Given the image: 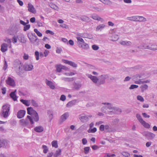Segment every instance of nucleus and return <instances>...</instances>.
Listing matches in <instances>:
<instances>
[{"label": "nucleus", "mask_w": 157, "mask_h": 157, "mask_svg": "<svg viewBox=\"0 0 157 157\" xmlns=\"http://www.w3.org/2000/svg\"><path fill=\"white\" fill-rule=\"evenodd\" d=\"M137 98L138 100L140 101L141 102L144 101V99L140 95H138L137 97Z\"/></svg>", "instance_id": "nucleus-51"}, {"label": "nucleus", "mask_w": 157, "mask_h": 157, "mask_svg": "<svg viewBox=\"0 0 157 157\" xmlns=\"http://www.w3.org/2000/svg\"><path fill=\"white\" fill-rule=\"evenodd\" d=\"M105 129L108 132H113L115 131V129L113 128H109V126L108 125H105Z\"/></svg>", "instance_id": "nucleus-20"}, {"label": "nucleus", "mask_w": 157, "mask_h": 157, "mask_svg": "<svg viewBox=\"0 0 157 157\" xmlns=\"http://www.w3.org/2000/svg\"><path fill=\"white\" fill-rule=\"evenodd\" d=\"M28 10L29 11L33 13H36V11L33 6L30 3L28 4Z\"/></svg>", "instance_id": "nucleus-15"}, {"label": "nucleus", "mask_w": 157, "mask_h": 157, "mask_svg": "<svg viewBox=\"0 0 157 157\" xmlns=\"http://www.w3.org/2000/svg\"><path fill=\"white\" fill-rule=\"evenodd\" d=\"M50 6L51 8L55 10H56L58 8V7L56 6L55 4H53L52 3H51L50 4Z\"/></svg>", "instance_id": "nucleus-52"}, {"label": "nucleus", "mask_w": 157, "mask_h": 157, "mask_svg": "<svg viewBox=\"0 0 157 157\" xmlns=\"http://www.w3.org/2000/svg\"><path fill=\"white\" fill-rule=\"evenodd\" d=\"M42 147V148L43 149V152L45 154L48 151V149L47 146L46 145H43Z\"/></svg>", "instance_id": "nucleus-45"}, {"label": "nucleus", "mask_w": 157, "mask_h": 157, "mask_svg": "<svg viewBox=\"0 0 157 157\" xmlns=\"http://www.w3.org/2000/svg\"><path fill=\"white\" fill-rule=\"evenodd\" d=\"M127 19L134 21L145 22L147 21L146 19L144 17L139 16H135L131 17H128Z\"/></svg>", "instance_id": "nucleus-7"}, {"label": "nucleus", "mask_w": 157, "mask_h": 157, "mask_svg": "<svg viewBox=\"0 0 157 157\" xmlns=\"http://www.w3.org/2000/svg\"><path fill=\"white\" fill-rule=\"evenodd\" d=\"M30 25H26L24 27L23 30L24 31H26L30 29Z\"/></svg>", "instance_id": "nucleus-47"}, {"label": "nucleus", "mask_w": 157, "mask_h": 157, "mask_svg": "<svg viewBox=\"0 0 157 157\" xmlns=\"http://www.w3.org/2000/svg\"><path fill=\"white\" fill-rule=\"evenodd\" d=\"M34 32L39 37H41L42 36V34L38 31L37 29H34Z\"/></svg>", "instance_id": "nucleus-44"}, {"label": "nucleus", "mask_w": 157, "mask_h": 157, "mask_svg": "<svg viewBox=\"0 0 157 157\" xmlns=\"http://www.w3.org/2000/svg\"><path fill=\"white\" fill-rule=\"evenodd\" d=\"M10 106V105L9 104L3 105L2 107L3 111L1 113V115L2 116L5 118H7L9 115Z\"/></svg>", "instance_id": "nucleus-6"}, {"label": "nucleus", "mask_w": 157, "mask_h": 157, "mask_svg": "<svg viewBox=\"0 0 157 157\" xmlns=\"http://www.w3.org/2000/svg\"><path fill=\"white\" fill-rule=\"evenodd\" d=\"M76 103V101L73 100L69 102L66 105L67 107H70L74 105Z\"/></svg>", "instance_id": "nucleus-29"}, {"label": "nucleus", "mask_w": 157, "mask_h": 157, "mask_svg": "<svg viewBox=\"0 0 157 157\" xmlns=\"http://www.w3.org/2000/svg\"><path fill=\"white\" fill-rule=\"evenodd\" d=\"M100 130L101 131H103L105 129V126L104 125H101L99 127Z\"/></svg>", "instance_id": "nucleus-63"}, {"label": "nucleus", "mask_w": 157, "mask_h": 157, "mask_svg": "<svg viewBox=\"0 0 157 157\" xmlns=\"http://www.w3.org/2000/svg\"><path fill=\"white\" fill-rule=\"evenodd\" d=\"M56 71L57 72H60L62 71V67L61 65H56Z\"/></svg>", "instance_id": "nucleus-34"}, {"label": "nucleus", "mask_w": 157, "mask_h": 157, "mask_svg": "<svg viewBox=\"0 0 157 157\" xmlns=\"http://www.w3.org/2000/svg\"><path fill=\"white\" fill-rule=\"evenodd\" d=\"M82 144L85 145L87 144V141L86 138H84L82 139Z\"/></svg>", "instance_id": "nucleus-59"}, {"label": "nucleus", "mask_w": 157, "mask_h": 157, "mask_svg": "<svg viewBox=\"0 0 157 157\" xmlns=\"http://www.w3.org/2000/svg\"><path fill=\"white\" fill-rule=\"evenodd\" d=\"M103 10H104V9L103 8H100L97 7L96 9V12H101Z\"/></svg>", "instance_id": "nucleus-58"}, {"label": "nucleus", "mask_w": 157, "mask_h": 157, "mask_svg": "<svg viewBox=\"0 0 157 157\" xmlns=\"http://www.w3.org/2000/svg\"><path fill=\"white\" fill-rule=\"evenodd\" d=\"M16 92V90H15L11 92L10 94V96L11 98L13 100L15 101L17 100L18 97L16 95L15 93Z\"/></svg>", "instance_id": "nucleus-16"}, {"label": "nucleus", "mask_w": 157, "mask_h": 157, "mask_svg": "<svg viewBox=\"0 0 157 157\" xmlns=\"http://www.w3.org/2000/svg\"><path fill=\"white\" fill-rule=\"evenodd\" d=\"M110 35V40L113 41H116L119 38L118 35L115 34H111Z\"/></svg>", "instance_id": "nucleus-19"}, {"label": "nucleus", "mask_w": 157, "mask_h": 157, "mask_svg": "<svg viewBox=\"0 0 157 157\" xmlns=\"http://www.w3.org/2000/svg\"><path fill=\"white\" fill-rule=\"evenodd\" d=\"M26 113V111L24 110H20L17 113V117L19 119H21L24 116Z\"/></svg>", "instance_id": "nucleus-12"}, {"label": "nucleus", "mask_w": 157, "mask_h": 157, "mask_svg": "<svg viewBox=\"0 0 157 157\" xmlns=\"http://www.w3.org/2000/svg\"><path fill=\"white\" fill-rule=\"evenodd\" d=\"M35 56L36 57V60L39 59V53L37 51H36L35 52Z\"/></svg>", "instance_id": "nucleus-50"}, {"label": "nucleus", "mask_w": 157, "mask_h": 157, "mask_svg": "<svg viewBox=\"0 0 157 157\" xmlns=\"http://www.w3.org/2000/svg\"><path fill=\"white\" fill-rule=\"evenodd\" d=\"M92 49L94 50H97L99 49V47L95 44L92 45Z\"/></svg>", "instance_id": "nucleus-54"}, {"label": "nucleus", "mask_w": 157, "mask_h": 157, "mask_svg": "<svg viewBox=\"0 0 157 157\" xmlns=\"http://www.w3.org/2000/svg\"><path fill=\"white\" fill-rule=\"evenodd\" d=\"M8 145V141L5 140L0 139V148L6 147Z\"/></svg>", "instance_id": "nucleus-10"}, {"label": "nucleus", "mask_w": 157, "mask_h": 157, "mask_svg": "<svg viewBox=\"0 0 157 157\" xmlns=\"http://www.w3.org/2000/svg\"><path fill=\"white\" fill-rule=\"evenodd\" d=\"M143 126L146 128H149L150 127V125L148 123L144 121L142 123Z\"/></svg>", "instance_id": "nucleus-37"}, {"label": "nucleus", "mask_w": 157, "mask_h": 157, "mask_svg": "<svg viewBox=\"0 0 157 157\" xmlns=\"http://www.w3.org/2000/svg\"><path fill=\"white\" fill-rule=\"evenodd\" d=\"M102 2L105 4L109 5H111L112 4V2L109 0H103Z\"/></svg>", "instance_id": "nucleus-41"}, {"label": "nucleus", "mask_w": 157, "mask_h": 157, "mask_svg": "<svg viewBox=\"0 0 157 157\" xmlns=\"http://www.w3.org/2000/svg\"><path fill=\"white\" fill-rule=\"evenodd\" d=\"M90 148V147H87L84 148V153L85 154H87L89 152Z\"/></svg>", "instance_id": "nucleus-49"}, {"label": "nucleus", "mask_w": 157, "mask_h": 157, "mask_svg": "<svg viewBox=\"0 0 157 157\" xmlns=\"http://www.w3.org/2000/svg\"><path fill=\"white\" fill-rule=\"evenodd\" d=\"M138 86L137 85L133 84L131 85L130 86L129 88V89L130 90L133 89L135 88H138Z\"/></svg>", "instance_id": "nucleus-53"}, {"label": "nucleus", "mask_w": 157, "mask_h": 157, "mask_svg": "<svg viewBox=\"0 0 157 157\" xmlns=\"http://www.w3.org/2000/svg\"><path fill=\"white\" fill-rule=\"evenodd\" d=\"M121 154L124 156L126 157H129L130 156V154L126 151H123L121 153Z\"/></svg>", "instance_id": "nucleus-46"}, {"label": "nucleus", "mask_w": 157, "mask_h": 157, "mask_svg": "<svg viewBox=\"0 0 157 157\" xmlns=\"http://www.w3.org/2000/svg\"><path fill=\"white\" fill-rule=\"evenodd\" d=\"M149 82H150L149 80H145V81H142L141 80H140V81H136L135 82V83L136 84H144V83H149Z\"/></svg>", "instance_id": "nucleus-32"}, {"label": "nucleus", "mask_w": 157, "mask_h": 157, "mask_svg": "<svg viewBox=\"0 0 157 157\" xmlns=\"http://www.w3.org/2000/svg\"><path fill=\"white\" fill-rule=\"evenodd\" d=\"M46 83L47 85L49 86L51 89H54L55 88V86L52 82L46 79Z\"/></svg>", "instance_id": "nucleus-18"}, {"label": "nucleus", "mask_w": 157, "mask_h": 157, "mask_svg": "<svg viewBox=\"0 0 157 157\" xmlns=\"http://www.w3.org/2000/svg\"><path fill=\"white\" fill-rule=\"evenodd\" d=\"M139 48L142 49L155 51L157 50V45L155 43H149V44L143 43L141 44L139 47Z\"/></svg>", "instance_id": "nucleus-5"}, {"label": "nucleus", "mask_w": 157, "mask_h": 157, "mask_svg": "<svg viewBox=\"0 0 157 157\" xmlns=\"http://www.w3.org/2000/svg\"><path fill=\"white\" fill-rule=\"evenodd\" d=\"M97 131V128H94L91 129H89L88 131L89 133H94Z\"/></svg>", "instance_id": "nucleus-48"}, {"label": "nucleus", "mask_w": 157, "mask_h": 157, "mask_svg": "<svg viewBox=\"0 0 157 157\" xmlns=\"http://www.w3.org/2000/svg\"><path fill=\"white\" fill-rule=\"evenodd\" d=\"M79 47L87 49L89 48V46L88 44L84 42Z\"/></svg>", "instance_id": "nucleus-40"}, {"label": "nucleus", "mask_w": 157, "mask_h": 157, "mask_svg": "<svg viewBox=\"0 0 157 157\" xmlns=\"http://www.w3.org/2000/svg\"><path fill=\"white\" fill-rule=\"evenodd\" d=\"M60 99L62 101H64L66 99V96L62 94L61 96Z\"/></svg>", "instance_id": "nucleus-60"}, {"label": "nucleus", "mask_w": 157, "mask_h": 157, "mask_svg": "<svg viewBox=\"0 0 157 157\" xmlns=\"http://www.w3.org/2000/svg\"><path fill=\"white\" fill-rule=\"evenodd\" d=\"M30 34H32L31 35H32L33 37H34L35 38V42H36L37 40H38V38L37 36L35 34V33H30Z\"/></svg>", "instance_id": "nucleus-55"}, {"label": "nucleus", "mask_w": 157, "mask_h": 157, "mask_svg": "<svg viewBox=\"0 0 157 157\" xmlns=\"http://www.w3.org/2000/svg\"><path fill=\"white\" fill-rule=\"evenodd\" d=\"M33 66L32 64H25L24 66V70L26 71H30L33 68Z\"/></svg>", "instance_id": "nucleus-14"}, {"label": "nucleus", "mask_w": 157, "mask_h": 157, "mask_svg": "<svg viewBox=\"0 0 157 157\" xmlns=\"http://www.w3.org/2000/svg\"><path fill=\"white\" fill-rule=\"evenodd\" d=\"M30 100H26L23 99H21L20 100L21 102L27 106H29L30 105Z\"/></svg>", "instance_id": "nucleus-24"}, {"label": "nucleus", "mask_w": 157, "mask_h": 157, "mask_svg": "<svg viewBox=\"0 0 157 157\" xmlns=\"http://www.w3.org/2000/svg\"><path fill=\"white\" fill-rule=\"evenodd\" d=\"M120 44L124 46H129L131 45L132 43L129 41H122L120 42Z\"/></svg>", "instance_id": "nucleus-28"}, {"label": "nucleus", "mask_w": 157, "mask_h": 157, "mask_svg": "<svg viewBox=\"0 0 157 157\" xmlns=\"http://www.w3.org/2000/svg\"><path fill=\"white\" fill-rule=\"evenodd\" d=\"M8 45L5 43L2 44L1 46V50L4 52L7 51Z\"/></svg>", "instance_id": "nucleus-21"}, {"label": "nucleus", "mask_w": 157, "mask_h": 157, "mask_svg": "<svg viewBox=\"0 0 157 157\" xmlns=\"http://www.w3.org/2000/svg\"><path fill=\"white\" fill-rule=\"evenodd\" d=\"M17 38L21 43H25L26 42V38H25L24 35L22 33L19 34L17 36Z\"/></svg>", "instance_id": "nucleus-9"}, {"label": "nucleus", "mask_w": 157, "mask_h": 157, "mask_svg": "<svg viewBox=\"0 0 157 157\" xmlns=\"http://www.w3.org/2000/svg\"><path fill=\"white\" fill-rule=\"evenodd\" d=\"M7 84L12 86H15V83L14 80L13 79L10 77L8 78L7 80L6 81Z\"/></svg>", "instance_id": "nucleus-13"}, {"label": "nucleus", "mask_w": 157, "mask_h": 157, "mask_svg": "<svg viewBox=\"0 0 157 157\" xmlns=\"http://www.w3.org/2000/svg\"><path fill=\"white\" fill-rule=\"evenodd\" d=\"M90 17L98 21H100L102 19L99 17L98 15L96 14H93L90 16Z\"/></svg>", "instance_id": "nucleus-27"}, {"label": "nucleus", "mask_w": 157, "mask_h": 157, "mask_svg": "<svg viewBox=\"0 0 157 157\" xmlns=\"http://www.w3.org/2000/svg\"><path fill=\"white\" fill-rule=\"evenodd\" d=\"M77 40V44L79 47L85 42L83 39L79 36H77L76 37Z\"/></svg>", "instance_id": "nucleus-17"}, {"label": "nucleus", "mask_w": 157, "mask_h": 157, "mask_svg": "<svg viewBox=\"0 0 157 157\" xmlns=\"http://www.w3.org/2000/svg\"><path fill=\"white\" fill-rule=\"evenodd\" d=\"M30 33H27L28 37L30 42L32 43H34L35 42L34 38L31 35Z\"/></svg>", "instance_id": "nucleus-23"}, {"label": "nucleus", "mask_w": 157, "mask_h": 157, "mask_svg": "<svg viewBox=\"0 0 157 157\" xmlns=\"http://www.w3.org/2000/svg\"><path fill=\"white\" fill-rule=\"evenodd\" d=\"M142 115L145 118H149L150 117V116L148 115H147L145 113H142Z\"/></svg>", "instance_id": "nucleus-64"}, {"label": "nucleus", "mask_w": 157, "mask_h": 157, "mask_svg": "<svg viewBox=\"0 0 157 157\" xmlns=\"http://www.w3.org/2000/svg\"><path fill=\"white\" fill-rule=\"evenodd\" d=\"M105 27V25L104 24H101L98 25L97 26L96 28V31H98L99 30H102Z\"/></svg>", "instance_id": "nucleus-38"}, {"label": "nucleus", "mask_w": 157, "mask_h": 157, "mask_svg": "<svg viewBox=\"0 0 157 157\" xmlns=\"http://www.w3.org/2000/svg\"><path fill=\"white\" fill-rule=\"evenodd\" d=\"M27 119H28L29 122H30L31 124L32 125L34 123V122L33 121V118L32 116H31L29 115H28L27 116Z\"/></svg>", "instance_id": "nucleus-35"}, {"label": "nucleus", "mask_w": 157, "mask_h": 157, "mask_svg": "<svg viewBox=\"0 0 157 157\" xmlns=\"http://www.w3.org/2000/svg\"><path fill=\"white\" fill-rule=\"evenodd\" d=\"M144 79L143 77V75L142 74H137L133 75L132 77V80L134 82L139 81Z\"/></svg>", "instance_id": "nucleus-8"}, {"label": "nucleus", "mask_w": 157, "mask_h": 157, "mask_svg": "<svg viewBox=\"0 0 157 157\" xmlns=\"http://www.w3.org/2000/svg\"><path fill=\"white\" fill-rule=\"evenodd\" d=\"M25 125L27 126L29 125V122L28 119H27V117L25 120Z\"/></svg>", "instance_id": "nucleus-61"}, {"label": "nucleus", "mask_w": 157, "mask_h": 157, "mask_svg": "<svg viewBox=\"0 0 157 157\" xmlns=\"http://www.w3.org/2000/svg\"><path fill=\"white\" fill-rule=\"evenodd\" d=\"M68 43L71 46H73L74 44V41L72 40H69L68 42H67V44H68Z\"/></svg>", "instance_id": "nucleus-62"}, {"label": "nucleus", "mask_w": 157, "mask_h": 157, "mask_svg": "<svg viewBox=\"0 0 157 157\" xmlns=\"http://www.w3.org/2000/svg\"><path fill=\"white\" fill-rule=\"evenodd\" d=\"M4 66L3 67V69L4 70H5L6 68H7V66H8V65H7V63L6 62V61L5 60V59L4 60Z\"/></svg>", "instance_id": "nucleus-56"}, {"label": "nucleus", "mask_w": 157, "mask_h": 157, "mask_svg": "<svg viewBox=\"0 0 157 157\" xmlns=\"http://www.w3.org/2000/svg\"><path fill=\"white\" fill-rule=\"evenodd\" d=\"M45 33L47 34L49 33L52 35H53L54 34V33L53 32L48 30H46Z\"/></svg>", "instance_id": "nucleus-57"}, {"label": "nucleus", "mask_w": 157, "mask_h": 157, "mask_svg": "<svg viewBox=\"0 0 157 157\" xmlns=\"http://www.w3.org/2000/svg\"><path fill=\"white\" fill-rule=\"evenodd\" d=\"M79 119L82 122H85L88 120V117L86 116L82 115L79 117Z\"/></svg>", "instance_id": "nucleus-30"}, {"label": "nucleus", "mask_w": 157, "mask_h": 157, "mask_svg": "<svg viewBox=\"0 0 157 157\" xmlns=\"http://www.w3.org/2000/svg\"><path fill=\"white\" fill-rule=\"evenodd\" d=\"M87 76L88 78H90L94 83L96 84V85L98 86L105 83V79L109 77L107 75L105 74L101 75L99 76L98 78L96 76H93L90 74H88Z\"/></svg>", "instance_id": "nucleus-1"}, {"label": "nucleus", "mask_w": 157, "mask_h": 157, "mask_svg": "<svg viewBox=\"0 0 157 157\" xmlns=\"http://www.w3.org/2000/svg\"><path fill=\"white\" fill-rule=\"evenodd\" d=\"M74 87L76 90H78L81 87V85L79 83H74L73 84Z\"/></svg>", "instance_id": "nucleus-36"}, {"label": "nucleus", "mask_w": 157, "mask_h": 157, "mask_svg": "<svg viewBox=\"0 0 157 157\" xmlns=\"http://www.w3.org/2000/svg\"><path fill=\"white\" fill-rule=\"evenodd\" d=\"M69 113L66 112L62 115L61 117V119L63 121H65L69 117Z\"/></svg>", "instance_id": "nucleus-25"}, {"label": "nucleus", "mask_w": 157, "mask_h": 157, "mask_svg": "<svg viewBox=\"0 0 157 157\" xmlns=\"http://www.w3.org/2000/svg\"><path fill=\"white\" fill-rule=\"evenodd\" d=\"M136 117L140 122L141 124L144 121L143 119L140 115L139 114H137Z\"/></svg>", "instance_id": "nucleus-39"}, {"label": "nucleus", "mask_w": 157, "mask_h": 157, "mask_svg": "<svg viewBox=\"0 0 157 157\" xmlns=\"http://www.w3.org/2000/svg\"><path fill=\"white\" fill-rule=\"evenodd\" d=\"M80 19L82 21L86 22H89L90 21V19L85 15H83L80 17Z\"/></svg>", "instance_id": "nucleus-22"}, {"label": "nucleus", "mask_w": 157, "mask_h": 157, "mask_svg": "<svg viewBox=\"0 0 157 157\" xmlns=\"http://www.w3.org/2000/svg\"><path fill=\"white\" fill-rule=\"evenodd\" d=\"M27 113L32 116L34 121L37 122L39 120V117L36 111L34 110L32 107H28L27 109Z\"/></svg>", "instance_id": "nucleus-4"}, {"label": "nucleus", "mask_w": 157, "mask_h": 157, "mask_svg": "<svg viewBox=\"0 0 157 157\" xmlns=\"http://www.w3.org/2000/svg\"><path fill=\"white\" fill-rule=\"evenodd\" d=\"M62 61L64 63L67 64L74 68H76L78 66L77 64L71 61H69L67 60L63 59Z\"/></svg>", "instance_id": "nucleus-11"}, {"label": "nucleus", "mask_w": 157, "mask_h": 157, "mask_svg": "<svg viewBox=\"0 0 157 157\" xmlns=\"http://www.w3.org/2000/svg\"><path fill=\"white\" fill-rule=\"evenodd\" d=\"M52 144L53 147H54L56 148H57L58 147L57 141L56 140L53 141L52 142Z\"/></svg>", "instance_id": "nucleus-43"}, {"label": "nucleus", "mask_w": 157, "mask_h": 157, "mask_svg": "<svg viewBox=\"0 0 157 157\" xmlns=\"http://www.w3.org/2000/svg\"><path fill=\"white\" fill-rule=\"evenodd\" d=\"M155 134L149 132L147 137L150 139H151L154 138L155 137Z\"/></svg>", "instance_id": "nucleus-33"}, {"label": "nucleus", "mask_w": 157, "mask_h": 157, "mask_svg": "<svg viewBox=\"0 0 157 157\" xmlns=\"http://www.w3.org/2000/svg\"><path fill=\"white\" fill-rule=\"evenodd\" d=\"M31 103L33 106L35 107H37L38 106V103L33 99H32L31 100Z\"/></svg>", "instance_id": "nucleus-42"}, {"label": "nucleus", "mask_w": 157, "mask_h": 157, "mask_svg": "<svg viewBox=\"0 0 157 157\" xmlns=\"http://www.w3.org/2000/svg\"><path fill=\"white\" fill-rule=\"evenodd\" d=\"M148 88V86L146 84H144L140 86L141 89V91L142 92H144V90H147Z\"/></svg>", "instance_id": "nucleus-31"}, {"label": "nucleus", "mask_w": 157, "mask_h": 157, "mask_svg": "<svg viewBox=\"0 0 157 157\" xmlns=\"http://www.w3.org/2000/svg\"><path fill=\"white\" fill-rule=\"evenodd\" d=\"M34 130L36 132H40L43 131L44 128L42 126H39L36 127L34 128Z\"/></svg>", "instance_id": "nucleus-26"}, {"label": "nucleus", "mask_w": 157, "mask_h": 157, "mask_svg": "<svg viewBox=\"0 0 157 157\" xmlns=\"http://www.w3.org/2000/svg\"><path fill=\"white\" fill-rule=\"evenodd\" d=\"M13 68L18 75L21 76L24 73L23 64L18 60H15L13 63Z\"/></svg>", "instance_id": "nucleus-2"}, {"label": "nucleus", "mask_w": 157, "mask_h": 157, "mask_svg": "<svg viewBox=\"0 0 157 157\" xmlns=\"http://www.w3.org/2000/svg\"><path fill=\"white\" fill-rule=\"evenodd\" d=\"M102 104L104 105H108V109L110 111H108L107 114L109 115H112L115 113H117V112L121 113V109L118 108L116 107H114L113 106L112 104L108 102H103L102 103Z\"/></svg>", "instance_id": "nucleus-3"}]
</instances>
